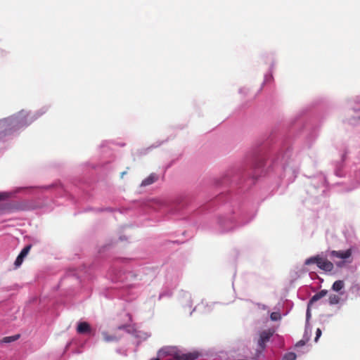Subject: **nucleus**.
<instances>
[{"label": "nucleus", "instance_id": "nucleus-1", "mask_svg": "<svg viewBox=\"0 0 360 360\" xmlns=\"http://www.w3.org/2000/svg\"><path fill=\"white\" fill-rule=\"evenodd\" d=\"M313 264H316L319 269L325 271H331L334 268V265L331 262L319 255L309 257L304 262L305 265Z\"/></svg>", "mask_w": 360, "mask_h": 360}, {"label": "nucleus", "instance_id": "nucleus-2", "mask_svg": "<svg viewBox=\"0 0 360 360\" xmlns=\"http://www.w3.org/2000/svg\"><path fill=\"white\" fill-rule=\"evenodd\" d=\"M352 254V251L351 249H348L345 251L332 250L330 252V256L331 257H336V258L342 259L347 261L348 259H349L351 257Z\"/></svg>", "mask_w": 360, "mask_h": 360}, {"label": "nucleus", "instance_id": "nucleus-3", "mask_svg": "<svg viewBox=\"0 0 360 360\" xmlns=\"http://www.w3.org/2000/svg\"><path fill=\"white\" fill-rule=\"evenodd\" d=\"M272 335L273 332L270 330H264L260 333L258 345L261 349H264L265 348V344L269 340Z\"/></svg>", "mask_w": 360, "mask_h": 360}, {"label": "nucleus", "instance_id": "nucleus-4", "mask_svg": "<svg viewBox=\"0 0 360 360\" xmlns=\"http://www.w3.org/2000/svg\"><path fill=\"white\" fill-rule=\"evenodd\" d=\"M31 248H32V245H27L21 250V252L17 257V258L15 261V263H14L16 268L19 267L22 264L25 257H26V256L28 255Z\"/></svg>", "mask_w": 360, "mask_h": 360}, {"label": "nucleus", "instance_id": "nucleus-5", "mask_svg": "<svg viewBox=\"0 0 360 360\" xmlns=\"http://www.w3.org/2000/svg\"><path fill=\"white\" fill-rule=\"evenodd\" d=\"M199 356L198 352H188V353H176L175 359L177 360H195Z\"/></svg>", "mask_w": 360, "mask_h": 360}, {"label": "nucleus", "instance_id": "nucleus-6", "mask_svg": "<svg viewBox=\"0 0 360 360\" xmlns=\"http://www.w3.org/2000/svg\"><path fill=\"white\" fill-rule=\"evenodd\" d=\"M77 332L79 334H91L92 329L87 322H79L77 327Z\"/></svg>", "mask_w": 360, "mask_h": 360}, {"label": "nucleus", "instance_id": "nucleus-7", "mask_svg": "<svg viewBox=\"0 0 360 360\" xmlns=\"http://www.w3.org/2000/svg\"><path fill=\"white\" fill-rule=\"evenodd\" d=\"M327 294V290H321V291H319V292L316 293L314 295L312 296V297L309 300V305L317 302L322 297H325Z\"/></svg>", "mask_w": 360, "mask_h": 360}, {"label": "nucleus", "instance_id": "nucleus-8", "mask_svg": "<svg viewBox=\"0 0 360 360\" xmlns=\"http://www.w3.org/2000/svg\"><path fill=\"white\" fill-rule=\"evenodd\" d=\"M158 177L155 174H150L147 178L143 180L142 186H149L158 180Z\"/></svg>", "mask_w": 360, "mask_h": 360}, {"label": "nucleus", "instance_id": "nucleus-9", "mask_svg": "<svg viewBox=\"0 0 360 360\" xmlns=\"http://www.w3.org/2000/svg\"><path fill=\"white\" fill-rule=\"evenodd\" d=\"M344 286H345L344 281H341V280H338L333 283L332 289L334 291L338 292V291L341 290L344 288Z\"/></svg>", "mask_w": 360, "mask_h": 360}, {"label": "nucleus", "instance_id": "nucleus-10", "mask_svg": "<svg viewBox=\"0 0 360 360\" xmlns=\"http://www.w3.org/2000/svg\"><path fill=\"white\" fill-rule=\"evenodd\" d=\"M340 297L339 295L331 294L328 297V302L330 305L337 304L339 303Z\"/></svg>", "mask_w": 360, "mask_h": 360}, {"label": "nucleus", "instance_id": "nucleus-11", "mask_svg": "<svg viewBox=\"0 0 360 360\" xmlns=\"http://www.w3.org/2000/svg\"><path fill=\"white\" fill-rule=\"evenodd\" d=\"M296 354L294 352H288L283 356V360H295Z\"/></svg>", "mask_w": 360, "mask_h": 360}, {"label": "nucleus", "instance_id": "nucleus-12", "mask_svg": "<svg viewBox=\"0 0 360 360\" xmlns=\"http://www.w3.org/2000/svg\"><path fill=\"white\" fill-rule=\"evenodd\" d=\"M19 338V335L8 336L3 338L2 342L5 343H9L13 342Z\"/></svg>", "mask_w": 360, "mask_h": 360}, {"label": "nucleus", "instance_id": "nucleus-13", "mask_svg": "<svg viewBox=\"0 0 360 360\" xmlns=\"http://www.w3.org/2000/svg\"><path fill=\"white\" fill-rule=\"evenodd\" d=\"M103 337L106 342L115 341L117 340L116 337L110 335L107 333H103Z\"/></svg>", "mask_w": 360, "mask_h": 360}, {"label": "nucleus", "instance_id": "nucleus-14", "mask_svg": "<svg viewBox=\"0 0 360 360\" xmlns=\"http://www.w3.org/2000/svg\"><path fill=\"white\" fill-rule=\"evenodd\" d=\"M270 318L272 321H278L281 319V314L279 312H272L270 315Z\"/></svg>", "mask_w": 360, "mask_h": 360}, {"label": "nucleus", "instance_id": "nucleus-15", "mask_svg": "<svg viewBox=\"0 0 360 360\" xmlns=\"http://www.w3.org/2000/svg\"><path fill=\"white\" fill-rule=\"evenodd\" d=\"M14 122H15L14 118H8V119H5L4 120L1 121V124H3L4 126H5V125H8V124H13Z\"/></svg>", "mask_w": 360, "mask_h": 360}, {"label": "nucleus", "instance_id": "nucleus-16", "mask_svg": "<svg viewBox=\"0 0 360 360\" xmlns=\"http://www.w3.org/2000/svg\"><path fill=\"white\" fill-rule=\"evenodd\" d=\"M321 330L320 328H317L316 331V338H315V342H317L319 338L321 337Z\"/></svg>", "mask_w": 360, "mask_h": 360}, {"label": "nucleus", "instance_id": "nucleus-17", "mask_svg": "<svg viewBox=\"0 0 360 360\" xmlns=\"http://www.w3.org/2000/svg\"><path fill=\"white\" fill-rule=\"evenodd\" d=\"M306 344V342L304 340H300L297 344H296V347H301V346H304V345Z\"/></svg>", "mask_w": 360, "mask_h": 360}, {"label": "nucleus", "instance_id": "nucleus-18", "mask_svg": "<svg viewBox=\"0 0 360 360\" xmlns=\"http://www.w3.org/2000/svg\"><path fill=\"white\" fill-rule=\"evenodd\" d=\"M7 195L5 193H0V200H4Z\"/></svg>", "mask_w": 360, "mask_h": 360}, {"label": "nucleus", "instance_id": "nucleus-19", "mask_svg": "<svg viewBox=\"0 0 360 360\" xmlns=\"http://www.w3.org/2000/svg\"><path fill=\"white\" fill-rule=\"evenodd\" d=\"M127 174L126 172H123L121 173V177L122 178L124 176V175H125Z\"/></svg>", "mask_w": 360, "mask_h": 360}, {"label": "nucleus", "instance_id": "nucleus-20", "mask_svg": "<svg viewBox=\"0 0 360 360\" xmlns=\"http://www.w3.org/2000/svg\"><path fill=\"white\" fill-rule=\"evenodd\" d=\"M337 265H338V266H341L340 263H337Z\"/></svg>", "mask_w": 360, "mask_h": 360}, {"label": "nucleus", "instance_id": "nucleus-21", "mask_svg": "<svg viewBox=\"0 0 360 360\" xmlns=\"http://www.w3.org/2000/svg\"><path fill=\"white\" fill-rule=\"evenodd\" d=\"M309 309H307V315H309Z\"/></svg>", "mask_w": 360, "mask_h": 360}, {"label": "nucleus", "instance_id": "nucleus-22", "mask_svg": "<svg viewBox=\"0 0 360 360\" xmlns=\"http://www.w3.org/2000/svg\"><path fill=\"white\" fill-rule=\"evenodd\" d=\"M152 360H160V359L157 358V359H152Z\"/></svg>", "mask_w": 360, "mask_h": 360}]
</instances>
